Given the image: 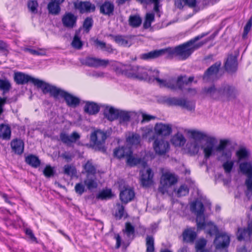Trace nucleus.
I'll return each mask as SVG.
<instances>
[{"instance_id":"25","label":"nucleus","mask_w":252,"mask_h":252,"mask_svg":"<svg viewBox=\"0 0 252 252\" xmlns=\"http://www.w3.org/2000/svg\"><path fill=\"white\" fill-rule=\"evenodd\" d=\"M62 97L64 98L67 105L70 107H75L80 103V99L78 97L65 91Z\"/></svg>"},{"instance_id":"15","label":"nucleus","mask_w":252,"mask_h":252,"mask_svg":"<svg viewBox=\"0 0 252 252\" xmlns=\"http://www.w3.org/2000/svg\"><path fill=\"white\" fill-rule=\"evenodd\" d=\"M77 17L71 12L65 13L63 16L62 21L64 27L73 28L76 26Z\"/></svg>"},{"instance_id":"21","label":"nucleus","mask_w":252,"mask_h":252,"mask_svg":"<svg viewBox=\"0 0 252 252\" xmlns=\"http://www.w3.org/2000/svg\"><path fill=\"white\" fill-rule=\"evenodd\" d=\"M225 68L229 72H233L236 71L237 69L236 57L232 55L228 56L225 63Z\"/></svg>"},{"instance_id":"29","label":"nucleus","mask_w":252,"mask_h":252,"mask_svg":"<svg viewBox=\"0 0 252 252\" xmlns=\"http://www.w3.org/2000/svg\"><path fill=\"white\" fill-rule=\"evenodd\" d=\"M99 110V106L93 102H87L84 107L85 112L90 115H95L98 112Z\"/></svg>"},{"instance_id":"63","label":"nucleus","mask_w":252,"mask_h":252,"mask_svg":"<svg viewBox=\"0 0 252 252\" xmlns=\"http://www.w3.org/2000/svg\"><path fill=\"white\" fill-rule=\"evenodd\" d=\"M75 190L76 192L81 195L85 191V186L81 183H77L75 186Z\"/></svg>"},{"instance_id":"52","label":"nucleus","mask_w":252,"mask_h":252,"mask_svg":"<svg viewBox=\"0 0 252 252\" xmlns=\"http://www.w3.org/2000/svg\"><path fill=\"white\" fill-rule=\"evenodd\" d=\"M25 51H28L32 55L37 56H45L46 55V49L44 48H39L38 50L30 48H25Z\"/></svg>"},{"instance_id":"43","label":"nucleus","mask_w":252,"mask_h":252,"mask_svg":"<svg viewBox=\"0 0 252 252\" xmlns=\"http://www.w3.org/2000/svg\"><path fill=\"white\" fill-rule=\"evenodd\" d=\"M113 196L111 190L110 189H104L101 191L97 195L96 198L106 200L110 199Z\"/></svg>"},{"instance_id":"55","label":"nucleus","mask_w":252,"mask_h":252,"mask_svg":"<svg viewBox=\"0 0 252 252\" xmlns=\"http://www.w3.org/2000/svg\"><path fill=\"white\" fill-rule=\"evenodd\" d=\"M84 169L88 174H94L95 173V168L90 161H88L84 165Z\"/></svg>"},{"instance_id":"10","label":"nucleus","mask_w":252,"mask_h":252,"mask_svg":"<svg viewBox=\"0 0 252 252\" xmlns=\"http://www.w3.org/2000/svg\"><path fill=\"white\" fill-rule=\"evenodd\" d=\"M153 72L151 73V75H150L149 72H148L149 75L148 76V78L150 80L155 79L159 85L161 87H166L171 90H176L177 89V86H175L171 82V79L168 81L163 79H160L158 78L159 75V71L158 70H152L151 69Z\"/></svg>"},{"instance_id":"19","label":"nucleus","mask_w":252,"mask_h":252,"mask_svg":"<svg viewBox=\"0 0 252 252\" xmlns=\"http://www.w3.org/2000/svg\"><path fill=\"white\" fill-rule=\"evenodd\" d=\"M182 236L184 242L192 243L196 238L197 234L194 229L189 228L183 231Z\"/></svg>"},{"instance_id":"53","label":"nucleus","mask_w":252,"mask_h":252,"mask_svg":"<svg viewBox=\"0 0 252 252\" xmlns=\"http://www.w3.org/2000/svg\"><path fill=\"white\" fill-rule=\"evenodd\" d=\"M182 104L180 106L182 107L189 111L194 110L195 108V104L194 102L189 101L185 99H183V102H182Z\"/></svg>"},{"instance_id":"50","label":"nucleus","mask_w":252,"mask_h":252,"mask_svg":"<svg viewBox=\"0 0 252 252\" xmlns=\"http://www.w3.org/2000/svg\"><path fill=\"white\" fill-rule=\"evenodd\" d=\"M38 4L35 0H30L28 2V7L31 12L33 14L37 13Z\"/></svg>"},{"instance_id":"42","label":"nucleus","mask_w":252,"mask_h":252,"mask_svg":"<svg viewBox=\"0 0 252 252\" xmlns=\"http://www.w3.org/2000/svg\"><path fill=\"white\" fill-rule=\"evenodd\" d=\"M115 41L119 45L123 46H129L131 44L126 37L122 35H116L114 37Z\"/></svg>"},{"instance_id":"37","label":"nucleus","mask_w":252,"mask_h":252,"mask_svg":"<svg viewBox=\"0 0 252 252\" xmlns=\"http://www.w3.org/2000/svg\"><path fill=\"white\" fill-rule=\"evenodd\" d=\"M11 89V85L9 81L7 79L0 78V90L4 94L7 93Z\"/></svg>"},{"instance_id":"14","label":"nucleus","mask_w":252,"mask_h":252,"mask_svg":"<svg viewBox=\"0 0 252 252\" xmlns=\"http://www.w3.org/2000/svg\"><path fill=\"white\" fill-rule=\"evenodd\" d=\"M74 5L81 13L93 12L95 9L94 4L89 1H76L74 3Z\"/></svg>"},{"instance_id":"9","label":"nucleus","mask_w":252,"mask_h":252,"mask_svg":"<svg viewBox=\"0 0 252 252\" xmlns=\"http://www.w3.org/2000/svg\"><path fill=\"white\" fill-rule=\"evenodd\" d=\"M153 146L156 154L160 156L165 155L170 149L169 143L163 138H156Z\"/></svg>"},{"instance_id":"48","label":"nucleus","mask_w":252,"mask_h":252,"mask_svg":"<svg viewBox=\"0 0 252 252\" xmlns=\"http://www.w3.org/2000/svg\"><path fill=\"white\" fill-rule=\"evenodd\" d=\"M64 173L68 176L73 177L76 174V170L74 166L65 165L64 166Z\"/></svg>"},{"instance_id":"20","label":"nucleus","mask_w":252,"mask_h":252,"mask_svg":"<svg viewBox=\"0 0 252 252\" xmlns=\"http://www.w3.org/2000/svg\"><path fill=\"white\" fill-rule=\"evenodd\" d=\"M119 110L112 106H105L103 114L105 118L108 120L112 121L118 119Z\"/></svg>"},{"instance_id":"30","label":"nucleus","mask_w":252,"mask_h":252,"mask_svg":"<svg viewBox=\"0 0 252 252\" xmlns=\"http://www.w3.org/2000/svg\"><path fill=\"white\" fill-rule=\"evenodd\" d=\"M60 5L61 4L49 1L47 7L49 14L53 15H59L61 11Z\"/></svg>"},{"instance_id":"11","label":"nucleus","mask_w":252,"mask_h":252,"mask_svg":"<svg viewBox=\"0 0 252 252\" xmlns=\"http://www.w3.org/2000/svg\"><path fill=\"white\" fill-rule=\"evenodd\" d=\"M82 63L90 67H98L99 66L106 67L109 63L108 60L100 59L93 57H87L84 59Z\"/></svg>"},{"instance_id":"12","label":"nucleus","mask_w":252,"mask_h":252,"mask_svg":"<svg viewBox=\"0 0 252 252\" xmlns=\"http://www.w3.org/2000/svg\"><path fill=\"white\" fill-rule=\"evenodd\" d=\"M154 129L155 134L161 136H167L172 133V126L169 124L158 123L155 125Z\"/></svg>"},{"instance_id":"34","label":"nucleus","mask_w":252,"mask_h":252,"mask_svg":"<svg viewBox=\"0 0 252 252\" xmlns=\"http://www.w3.org/2000/svg\"><path fill=\"white\" fill-rule=\"evenodd\" d=\"M26 162L34 168H37L40 164V160L38 158L34 155H30L26 157Z\"/></svg>"},{"instance_id":"33","label":"nucleus","mask_w":252,"mask_h":252,"mask_svg":"<svg viewBox=\"0 0 252 252\" xmlns=\"http://www.w3.org/2000/svg\"><path fill=\"white\" fill-rule=\"evenodd\" d=\"M126 163L130 166H134L142 162L144 167L145 166L146 163L145 162L142 161L141 158H135L130 154L126 157Z\"/></svg>"},{"instance_id":"8","label":"nucleus","mask_w":252,"mask_h":252,"mask_svg":"<svg viewBox=\"0 0 252 252\" xmlns=\"http://www.w3.org/2000/svg\"><path fill=\"white\" fill-rule=\"evenodd\" d=\"M149 72L150 75L153 71L150 69L143 66H132L130 67L128 70L127 75L131 78H137L138 79H148Z\"/></svg>"},{"instance_id":"40","label":"nucleus","mask_w":252,"mask_h":252,"mask_svg":"<svg viewBox=\"0 0 252 252\" xmlns=\"http://www.w3.org/2000/svg\"><path fill=\"white\" fill-rule=\"evenodd\" d=\"M250 236V232L248 228H239L237 232V237L239 241L244 240L246 238Z\"/></svg>"},{"instance_id":"27","label":"nucleus","mask_w":252,"mask_h":252,"mask_svg":"<svg viewBox=\"0 0 252 252\" xmlns=\"http://www.w3.org/2000/svg\"><path fill=\"white\" fill-rule=\"evenodd\" d=\"M240 171L247 177L252 176V162L244 161L239 164Z\"/></svg>"},{"instance_id":"32","label":"nucleus","mask_w":252,"mask_h":252,"mask_svg":"<svg viewBox=\"0 0 252 252\" xmlns=\"http://www.w3.org/2000/svg\"><path fill=\"white\" fill-rule=\"evenodd\" d=\"M114 9V6L112 3L109 1H106L101 5L100 11V13L104 15H110L113 13Z\"/></svg>"},{"instance_id":"4","label":"nucleus","mask_w":252,"mask_h":252,"mask_svg":"<svg viewBox=\"0 0 252 252\" xmlns=\"http://www.w3.org/2000/svg\"><path fill=\"white\" fill-rule=\"evenodd\" d=\"M177 182V178L174 174L167 170H162L160 177L158 191L162 194L168 191V189Z\"/></svg>"},{"instance_id":"22","label":"nucleus","mask_w":252,"mask_h":252,"mask_svg":"<svg viewBox=\"0 0 252 252\" xmlns=\"http://www.w3.org/2000/svg\"><path fill=\"white\" fill-rule=\"evenodd\" d=\"M134 197L133 190L130 188H126L121 191L120 198L121 201L125 203L130 201Z\"/></svg>"},{"instance_id":"7","label":"nucleus","mask_w":252,"mask_h":252,"mask_svg":"<svg viewBox=\"0 0 252 252\" xmlns=\"http://www.w3.org/2000/svg\"><path fill=\"white\" fill-rule=\"evenodd\" d=\"M190 210L196 217V221L199 227L202 226V223L205 218V209L203 203L198 200H196L190 204Z\"/></svg>"},{"instance_id":"54","label":"nucleus","mask_w":252,"mask_h":252,"mask_svg":"<svg viewBox=\"0 0 252 252\" xmlns=\"http://www.w3.org/2000/svg\"><path fill=\"white\" fill-rule=\"evenodd\" d=\"M229 143V140L227 139L220 140L219 144L216 147V151L218 152H221L226 149L227 144Z\"/></svg>"},{"instance_id":"56","label":"nucleus","mask_w":252,"mask_h":252,"mask_svg":"<svg viewBox=\"0 0 252 252\" xmlns=\"http://www.w3.org/2000/svg\"><path fill=\"white\" fill-rule=\"evenodd\" d=\"M55 174V170L53 167L50 165H46L43 170V174L47 178L53 176Z\"/></svg>"},{"instance_id":"51","label":"nucleus","mask_w":252,"mask_h":252,"mask_svg":"<svg viewBox=\"0 0 252 252\" xmlns=\"http://www.w3.org/2000/svg\"><path fill=\"white\" fill-rule=\"evenodd\" d=\"M155 16L153 13H147L143 26L144 28L148 29L151 26V23L154 21Z\"/></svg>"},{"instance_id":"2","label":"nucleus","mask_w":252,"mask_h":252,"mask_svg":"<svg viewBox=\"0 0 252 252\" xmlns=\"http://www.w3.org/2000/svg\"><path fill=\"white\" fill-rule=\"evenodd\" d=\"M201 93L211 99L224 101L234 99L237 94V91L233 86L224 83L218 88L214 85L204 87Z\"/></svg>"},{"instance_id":"26","label":"nucleus","mask_w":252,"mask_h":252,"mask_svg":"<svg viewBox=\"0 0 252 252\" xmlns=\"http://www.w3.org/2000/svg\"><path fill=\"white\" fill-rule=\"evenodd\" d=\"M194 77L193 76H190L187 81L183 80V77L182 76H179L178 77L177 80L175 79H171V82L177 86V89L183 90L185 85L191 83L193 81Z\"/></svg>"},{"instance_id":"24","label":"nucleus","mask_w":252,"mask_h":252,"mask_svg":"<svg viewBox=\"0 0 252 252\" xmlns=\"http://www.w3.org/2000/svg\"><path fill=\"white\" fill-rule=\"evenodd\" d=\"M187 133L189 134L192 138L196 140H204L206 141L208 137H211L205 132L197 130L189 129L187 130Z\"/></svg>"},{"instance_id":"18","label":"nucleus","mask_w":252,"mask_h":252,"mask_svg":"<svg viewBox=\"0 0 252 252\" xmlns=\"http://www.w3.org/2000/svg\"><path fill=\"white\" fill-rule=\"evenodd\" d=\"M60 138L61 140L64 144L70 145L71 143H75L77 140L80 138V135L76 131H73L70 135L62 132L60 134Z\"/></svg>"},{"instance_id":"31","label":"nucleus","mask_w":252,"mask_h":252,"mask_svg":"<svg viewBox=\"0 0 252 252\" xmlns=\"http://www.w3.org/2000/svg\"><path fill=\"white\" fill-rule=\"evenodd\" d=\"M11 137L10 127L6 125H0V137L4 140H9Z\"/></svg>"},{"instance_id":"1","label":"nucleus","mask_w":252,"mask_h":252,"mask_svg":"<svg viewBox=\"0 0 252 252\" xmlns=\"http://www.w3.org/2000/svg\"><path fill=\"white\" fill-rule=\"evenodd\" d=\"M206 34L202 33L195 36L189 41L177 46L175 48L168 47L159 50H155L141 55V58L144 60L153 59L161 57L164 55H174L180 60H184L188 58L190 55L206 42H196L204 37Z\"/></svg>"},{"instance_id":"36","label":"nucleus","mask_w":252,"mask_h":252,"mask_svg":"<svg viewBox=\"0 0 252 252\" xmlns=\"http://www.w3.org/2000/svg\"><path fill=\"white\" fill-rule=\"evenodd\" d=\"M127 144L130 145H136L140 143V136L136 133H130L126 138Z\"/></svg>"},{"instance_id":"28","label":"nucleus","mask_w":252,"mask_h":252,"mask_svg":"<svg viewBox=\"0 0 252 252\" xmlns=\"http://www.w3.org/2000/svg\"><path fill=\"white\" fill-rule=\"evenodd\" d=\"M132 153L131 150L129 147H119L114 151V156L119 158H126L127 155Z\"/></svg>"},{"instance_id":"17","label":"nucleus","mask_w":252,"mask_h":252,"mask_svg":"<svg viewBox=\"0 0 252 252\" xmlns=\"http://www.w3.org/2000/svg\"><path fill=\"white\" fill-rule=\"evenodd\" d=\"M220 63L217 62L208 68L203 76V80L209 81L214 76L216 75L220 69Z\"/></svg>"},{"instance_id":"35","label":"nucleus","mask_w":252,"mask_h":252,"mask_svg":"<svg viewBox=\"0 0 252 252\" xmlns=\"http://www.w3.org/2000/svg\"><path fill=\"white\" fill-rule=\"evenodd\" d=\"M186 140L182 133H178L175 134L172 138L171 142L175 146H183Z\"/></svg>"},{"instance_id":"47","label":"nucleus","mask_w":252,"mask_h":252,"mask_svg":"<svg viewBox=\"0 0 252 252\" xmlns=\"http://www.w3.org/2000/svg\"><path fill=\"white\" fill-rule=\"evenodd\" d=\"M118 118L121 123L128 122L130 120V115L127 112L119 110Z\"/></svg>"},{"instance_id":"23","label":"nucleus","mask_w":252,"mask_h":252,"mask_svg":"<svg viewBox=\"0 0 252 252\" xmlns=\"http://www.w3.org/2000/svg\"><path fill=\"white\" fill-rule=\"evenodd\" d=\"M16 79L17 84H24L30 81L35 86L36 85L34 83V80H39L20 72H17Z\"/></svg>"},{"instance_id":"45","label":"nucleus","mask_w":252,"mask_h":252,"mask_svg":"<svg viewBox=\"0 0 252 252\" xmlns=\"http://www.w3.org/2000/svg\"><path fill=\"white\" fill-rule=\"evenodd\" d=\"M165 102L170 105H177L180 106L181 105L182 102H183V98H180L177 97H167L165 99Z\"/></svg>"},{"instance_id":"6","label":"nucleus","mask_w":252,"mask_h":252,"mask_svg":"<svg viewBox=\"0 0 252 252\" xmlns=\"http://www.w3.org/2000/svg\"><path fill=\"white\" fill-rule=\"evenodd\" d=\"M34 83L38 88L41 89L44 94L50 93L51 96L57 98L59 96L63 97L64 91L50 85L41 80H34Z\"/></svg>"},{"instance_id":"16","label":"nucleus","mask_w":252,"mask_h":252,"mask_svg":"<svg viewBox=\"0 0 252 252\" xmlns=\"http://www.w3.org/2000/svg\"><path fill=\"white\" fill-rule=\"evenodd\" d=\"M141 183L143 187H148L151 186L153 183V173L151 169L148 168L146 171H141Z\"/></svg>"},{"instance_id":"46","label":"nucleus","mask_w":252,"mask_h":252,"mask_svg":"<svg viewBox=\"0 0 252 252\" xmlns=\"http://www.w3.org/2000/svg\"><path fill=\"white\" fill-rule=\"evenodd\" d=\"M234 164V161L232 160H227L224 162L222 165V167L224 169V172L226 174H229L231 173Z\"/></svg>"},{"instance_id":"62","label":"nucleus","mask_w":252,"mask_h":252,"mask_svg":"<svg viewBox=\"0 0 252 252\" xmlns=\"http://www.w3.org/2000/svg\"><path fill=\"white\" fill-rule=\"evenodd\" d=\"M117 206L118 211L116 213V216L119 219H121L124 216V207L123 205H120V204H117Z\"/></svg>"},{"instance_id":"49","label":"nucleus","mask_w":252,"mask_h":252,"mask_svg":"<svg viewBox=\"0 0 252 252\" xmlns=\"http://www.w3.org/2000/svg\"><path fill=\"white\" fill-rule=\"evenodd\" d=\"M146 247L147 252H154V240L153 237L148 236L146 237Z\"/></svg>"},{"instance_id":"58","label":"nucleus","mask_w":252,"mask_h":252,"mask_svg":"<svg viewBox=\"0 0 252 252\" xmlns=\"http://www.w3.org/2000/svg\"><path fill=\"white\" fill-rule=\"evenodd\" d=\"M189 189L187 186L182 185L177 191V196L179 197L185 196L189 193Z\"/></svg>"},{"instance_id":"59","label":"nucleus","mask_w":252,"mask_h":252,"mask_svg":"<svg viewBox=\"0 0 252 252\" xmlns=\"http://www.w3.org/2000/svg\"><path fill=\"white\" fill-rule=\"evenodd\" d=\"M24 231L31 242L35 243H38L36 238L34 236L32 231L31 229L26 228L24 229Z\"/></svg>"},{"instance_id":"3","label":"nucleus","mask_w":252,"mask_h":252,"mask_svg":"<svg viewBox=\"0 0 252 252\" xmlns=\"http://www.w3.org/2000/svg\"><path fill=\"white\" fill-rule=\"evenodd\" d=\"M202 226L199 227L197 225L198 229H204L206 232L211 236L216 235V237L214 241L216 245V248L217 250H220L227 248L230 243V237L225 233H218V229L216 225H215L211 221H206L205 218L204 219Z\"/></svg>"},{"instance_id":"60","label":"nucleus","mask_w":252,"mask_h":252,"mask_svg":"<svg viewBox=\"0 0 252 252\" xmlns=\"http://www.w3.org/2000/svg\"><path fill=\"white\" fill-rule=\"evenodd\" d=\"M142 120L141 121V124L149 122L151 120H155L156 118V117L155 116L147 114L144 113H142Z\"/></svg>"},{"instance_id":"38","label":"nucleus","mask_w":252,"mask_h":252,"mask_svg":"<svg viewBox=\"0 0 252 252\" xmlns=\"http://www.w3.org/2000/svg\"><path fill=\"white\" fill-rule=\"evenodd\" d=\"M129 25L133 28L139 27L142 23V19L139 15H130L128 19Z\"/></svg>"},{"instance_id":"61","label":"nucleus","mask_w":252,"mask_h":252,"mask_svg":"<svg viewBox=\"0 0 252 252\" xmlns=\"http://www.w3.org/2000/svg\"><path fill=\"white\" fill-rule=\"evenodd\" d=\"M17 154H22L24 150V142L22 140L17 139Z\"/></svg>"},{"instance_id":"39","label":"nucleus","mask_w":252,"mask_h":252,"mask_svg":"<svg viewBox=\"0 0 252 252\" xmlns=\"http://www.w3.org/2000/svg\"><path fill=\"white\" fill-rule=\"evenodd\" d=\"M207 241L204 238H200L197 240L195 244V252H202L208 251L205 249Z\"/></svg>"},{"instance_id":"64","label":"nucleus","mask_w":252,"mask_h":252,"mask_svg":"<svg viewBox=\"0 0 252 252\" xmlns=\"http://www.w3.org/2000/svg\"><path fill=\"white\" fill-rule=\"evenodd\" d=\"M245 184L247 189L248 190L252 191V176L247 177Z\"/></svg>"},{"instance_id":"5","label":"nucleus","mask_w":252,"mask_h":252,"mask_svg":"<svg viewBox=\"0 0 252 252\" xmlns=\"http://www.w3.org/2000/svg\"><path fill=\"white\" fill-rule=\"evenodd\" d=\"M108 136L107 131L97 129L93 132L90 136V141L96 149L104 151V144Z\"/></svg>"},{"instance_id":"41","label":"nucleus","mask_w":252,"mask_h":252,"mask_svg":"<svg viewBox=\"0 0 252 252\" xmlns=\"http://www.w3.org/2000/svg\"><path fill=\"white\" fill-rule=\"evenodd\" d=\"M84 184L89 189H95L97 187V183L95 178L87 175L86 179L84 181Z\"/></svg>"},{"instance_id":"57","label":"nucleus","mask_w":252,"mask_h":252,"mask_svg":"<svg viewBox=\"0 0 252 252\" xmlns=\"http://www.w3.org/2000/svg\"><path fill=\"white\" fill-rule=\"evenodd\" d=\"M71 44L74 48L78 49H79L82 47V43L77 33L74 35Z\"/></svg>"},{"instance_id":"13","label":"nucleus","mask_w":252,"mask_h":252,"mask_svg":"<svg viewBox=\"0 0 252 252\" xmlns=\"http://www.w3.org/2000/svg\"><path fill=\"white\" fill-rule=\"evenodd\" d=\"M216 139L213 137H208L205 141V143L201 146V148L203 151L204 157L209 158L214 153L215 143Z\"/></svg>"},{"instance_id":"44","label":"nucleus","mask_w":252,"mask_h":252,"mask_svg":"<svg viewBox=\"0 0 252 252\" xmlns=\"http://www.w3.org/2000/svg\"><path fill=\"white\" fill-rule=\"evenodd\" d=\"M249 155V151L245 148L239 149L236 153V155L239 160L248 158Z\"/></svg>"}]
</instances>
